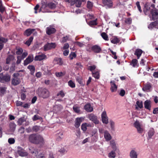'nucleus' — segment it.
<instances>
[{
	"mask_svg": "<svg viewBox=\"0 0 158 158\" xmlns=\"http://www.w3.org/2000/svg\"><path fill=\"white\" fill-rule=\"evenodd\" d=\"M76 81L81 85V86H84V84L83 83L82 81V78L80 77H77L76 78Z\"/></svg>",
	"mask_w": 158,
	"mask_h": 158,
	"instance_id": "c9c22d12",
	"label": "nucleus"
},
{
	"mask_svg": "<svg viewBox=\"0 0 158 158\" xmlns=\"http://www.w3.org/2000/svg\"><path fill=\"white\" fill-rule=\"evenodd\" d=\"M19 74L18 73H15L13 74V77L12 81V84L15 85H16L19 84L20 82V80L19 78L18 77Z\"/></svg>",
	"mask_w": 158,
	"mask_h": 158,
	"instance_id": "39448f33",
	"label": "nucleus"
},
{
	"mask_svg": "<svg viewBox=\"0 0 158 158\" xmlns=\"http://www.w3.org/2000/svg\"><path fill=\"white\" fill-rule=\"evenodd\" d=\"M85 0H68L69 3H71L72 4H75V5L77 7H80L81 6L82 2H85Z\"/></svg>",
	"mask_w": 158,
	"mask_h": 158,
	"instance_id": "0eeeda50",
	"label": "nucleus"
},
{
	"mask_svg": "<svg viewBox=\"0 0 158 158\" xmlns=\"http://www.w3.org/2000/svg\"><path fill=\"white\" fill-rule=\"evenodd\" d=\"M130 156L131 158H137V152L134 150H132L130 152Z\"/></svg>",
	"mask_w": 158,
	"mask_h": 158,
	"instance_id": "5701e85b",
	"label": "nucleus"
},
{
	"mask_svg": "<svg viewBox=\"0 0 158 158\" xmlns=\"http://www.w3.org/2000/svg\"><path fill=\"white\" fill-rule=\"evenodd\" d=\"M92 76L96 79H98L100 77L99 73L98 71H97L95 72H92Z\"/></svg>",
	"mask_w": 158,
	"mask_h": 158,
	"instance_id": "f704fd0d",
	"label": "nucleus"
},
{
	"mask_svg": "<svg viewBox=\"0 0 158 158\" xmlns=\"http://www.w3.org/2000/svg\"><path fill=\"white\" fill-rule=\"evenodd\" d=\"M33 130L35 132L38 131L40 129V127L38 126H35L33 127Z\"/></svg>",
	"mask_w": 158,
	"mask_h": 158,
	"instance_id": "8fccbe9b",
	"label": "nucleus"
},
{
	"mask_svg": "<svg viewBox=\"0 0 158 158\" xmlns=\"http://www.w3.org/2000/svg\"><path fill=\"white\" fill-rule=\"evenodd\" d=\"M17 152L19 156L25 157L27 156L28 153L23 148L20 146L17 147Z\"/></svg>",
	"mask_w": 158,
	"mask_h": 158,
	"instance_id": "20e7f679",
	"label": "nucleus"
},
{
	"mask_svg": "<svg viewBox=\"0 0 158 158\" xmlns=\"http://www.w3.org/2000/svg\"><path fill=\"white\" fill-rule=\"evenodd\" d=\"M110 145L112 149V150L115 151H119V150L117 146V144L114 140H112L110 141Z\"/></svg>",
	"mask_w": 158,
	"mask_h": 158,
	"instance_id": "9d476101",
	"label": "nucleus"
},
{
	"mask_svg": "<svg viewBox=\"0 0 158 158\" xmlns=\"http://www.w3.org/2000/svg\"><path fill=\"white\" fill-rule=\"evenodd\" d=\"M69 47V44L68 43H65L64 44L63 47L61 48V49L62 50H66L68 49Z\"/></svg>",
	"mask_w": 158,
	"mask_h": 158,
	"instance_id": "6e6d98bb",
	"label": "nucleus"
},
{
	"mask_svg": "<svg viewBox=\"0 0 158 158\" xmlns=\"http://www.w3.org/2000/svg\"><path fill=\"white\" fill-rule=\"evenodd\" d=\"M7 41V39H5L3 37H0V43H5Z\"/></svg>",
	"mask_w": 158,
	"mask_h": 158,
	"instance_id": "680f3d73",
	"label": "nucleus"
},
{
	"mask_svg": "<svg viewBox=\"0 0 158 158\" xmlns=\"http://www.w3.org/2000/svg\"><path fill=\"white\" fill-rule=\"evenodd\" d=\"M57 96H60L61 98H63L64 96V94L62 91H60L57 94Z\"/></svg>",
	"mask_w": 158,
	"mask_h": 158,
	"instance_id": "052dcab7",
	"label": "nucleus"
},
{
	"mask_svg": "<svg viewBox=\"0 0 158 158\" xmlns=\"http://www.w3.org/2000/svg\"><path fill=\"white\" fill-rule=\"evenodd\" d=\"M24 121L25 119L24 118H21L19 119L18 121V124L19 125H21Z\"/></svg>",
	"mask_w": 158,
	"mask_h": 158,
	"instance_id": "49530a36",
	"label": "nucleus"
},
{
	"mask_svg": "<svg viewBox=\"0 0 158 158\" xmlns=\"http://www.w3.org/2000/svg\"><path fill=\"white\" fill-rule=\"evenodd\" d=\"M92 50L95 53H99L101 51L100 47L97 45H95L92 46L91 48Z\"/></svg>",
	"mask_w": 158,
	"mask_h": 158,
	"instance_id": "4be33fe9",
	"label": "nucleus"
},
{
	"mask_svg": "<svg viewBox=\"0 0 158 158\" xmlns=\"http://www.w3.org/2000/svg\"><path fill=\"white\" fill-rule=\"evenodd\" d=\"M28 139L30 142L35 144L43 145L44 143L43 138L40 135L32 134L29 136Z\"/></svg>",
	"mask_w": 158,
	"mask_h": 158,
	"instance_id": "f257e3e1",
	"label": "nucleus"
},
{
	"mask_svg": "<svg viewBox=\"0 0 158 158\" xmlns=\"http://www.w3.org/2000/svg\"><path fill=\"white\" fill-rule=\"evenodd\" d=\"M1 77L3 78L4 80H5V81H9L10 80V77L9 75H6L4 76H2V75L1 74H0V81H1L2 80V79H1Z\"/></svg>",
	"mask_w": 158,
	"mask_h": 158,
	"instance_id": "c756f323",
	"label": "nucleus"
},
{
	"mask_svg": "<svg viewBox=\"0 0 158 158\" xmlns=\"http://www.w3.org/2000/svg\"><path fill=\"white\" fill-rule=\"evenodd\" d=\"M68 85L72 88H74L75 87V84L74 82L70 80L68 82Z\"/></svg>",
	"mask_w": 158,
	"mask_h": 158,
	"instance_id": "58836bf2",
	"label": "nucleus"
},
{
	"mask_svg": "<svg viewBox=\"0 0 158 158\" xmlns=\"http://www.w3.org/2000/svg\"><path fill=\"white\" fill-rule=\"evenodd\" d=\"M54 61H56V63L59 65H61L63 64V61L61 58H56L54 60Z\"/></svg>",
	"mask_w": 158,
	"mask_h": 158,
	"instance_id": "e433bc0d",
	"label": "nucleus"
},
{
	"mask_svg": "<svg viewBox=\"0 0 158 158\" xmlns=\"http://www.w3.org/2000/svg\"><path fill=\"white\" fill-rule=\"evenodd\" d=\"M63 133L59 132L56 135V140L57 141H60L62 140L63 138Z\"/></svg>",
	"mask_w": 158,
	"mask_h": 158,
	"instance_id": "7c9ffc66",
	"label": "nucleus"
},
{
	"mask_svg": "<svg viewBox=\"0 0 158 158\" xmlns=\"http://www.w3.org/2000/svg\"><path fill=\"white\" fill-rule=\"evenodd\" d=\"M93 6V3L91 2L88 1L87 2V7L89 10L92 9Z\"/></svg>",
	"mask_w": 158,
	"mask_h": 158,
	"instance_id": "ea45409f",
	"label": "nucleus"
},
{
	"mask_svg": "<svg viewBox=\"0 0 158 158\" xmlns=\"http://www.w3.org/2000/svg\"><path fill=\"white\" fill-rule=\"evenodd\" d=\"M28 69H29L31 72H33V73L35 71V67L33 65H29L28 66Z\"/></svg>",
	"mask_w": 158,
	"mask_h": 158,
	"instance_id": "5fc2aeb1",
	"label": "nucleus"
},
{
	"mask_svg": "<svg viewBox=\"0 0 158 158\" xmlns=\"http://www.w3.org/2000/svg\"><path fill=\"white\" fill-rule=\"evenodd\" d=\"M89 25H94L97 24V22L96 20H92L89 22Z\"/></svg>",
	"mask_w": 158,
	"mask_h": 158,
	"instance_id": "4d7b16f0",
	"label": "nucleus"
},
{
	"mask_svg": "<svg viewBox=\"0 0 158 158\" xmlns=\"http://www.w3.org/2000/svg\"><path fill=\"white\" fill-rule=\"evenodd\" d=\"M155 133L154 130L152 128H150L149 130L148 133V139L149 140L151 139L153 135Z\"/></svg>",
	"mask_w": 158,
	"mask_h": 158,
	"instance_id": "b1692460",
	"label": "nucleus"
},
{
	"mask_svg": "<svg viewBox=\"0 0 158 158\" xmlns=\"http://www.w3.org/2000/svg\"><path fill=\"white\" fill-rule=\"evenodd\" d=\"M102 2L103 4L106 6V8H110L112 6V3L110 0H103Z\"/></svg>",
	"mask_w": 158,
	"mask_h": 158,
	"instance_id": "dca6fc26",
	"label": "nucleus"
},
{
	"mask_svg": "<svg viewBox=\"0 0 158 158\" xmlns=\"http://www.w3.org/2000/svg\"><path fill=\"white\" fill-rule=\"evenodd\" d=\"M104 137L106 141L110 140L112 138L111 135L107 131H106L104 132Z\"/></svg>",
	"mask_w": 158,
	"mask_h": 158,
	"instance_id": "412c9836",
	"label": "nucleus"
},
{
	"mask_svg": "<svg viewBox=\"0 0 158 158\" xmlns=\"http://www.w3.org/2000/svg\"><path fill=\"white\" fill-rule=\"evenodd\" d=\"M96 68V67L95 65H93L92 66H90L88 68V69L90 70L91 71L93 72V71L94 70L95 68Z\"/></svg>",
	"mask_w": 158,
	"mask_h": 158,
	"instance_id": "603ef678",
	"label": "nucleus"
},
{
	"mask_svg": "<svg viewBox=\"0 0 158 158\" xmlns=\"http://www.w3.org/2000/svg\"><path fill=\"white\" fill-rule=\"evenodd\" d=\"M97 132L96 130H94L91 132V137H92V140L93 142L96 141L98 139L97 136L96 135Z\"/></svg>",
	"mask_w": 158,
	"mask_h": 158,
	"instance_id": "aec40b11",
	"label": "nucleus"
},
{
	"mask_svg": "<svg viewBox=\"0 0 158 158\" xmlns=\"http://www.w3.org/2000/svg\"><path fill=\"white\" fill-rule=\"evenodd\" d=\"M134 126L136 128L137 132L139 133H142L143 131V129L141 127L139 122L136 121L134 124Z\"/></svg>",
	"mask_w": 158,
	"mask_h": 158,
	"instance_id": "423d86ee",
	"label": "nucleus"
},
{
	"mask_svg": "<svg viewBox=\"0 0 158 158\" xmlns=\"http://www.w3.org/2000/svg\"><path fill=\"white\" fill-rule=\"evenodd\" d=\"M153 26L154 28H155L158 29V23L157 21H155L153 22Z\"/></svg>",
	"mask_w": 158,
	"mask_h": 158,
	"instance_id": "774afa93",
	"label": "nucleus"
},
{
	"mask_svg": "<svg viewBox=\"0 0 158 158\" xmlns=\"http://www.w3.org/2000/svg\"><path fill=\"white\" fill-rule=\"evenodd\" d=\"M125 23L128 24H130L131 23V19L130 18H127L125 19Z\"/></svg>",
	"mask_w": 158,
	"mask_h": 158,
	"instance_id": "bf43d9fd",
	"label": "nucleus"
},
{
	"mask_svg": "<svg viewBox=\"0 0 158 158\" xmlns=\"http://www.w3.org/2000/svg\"><path fill=\"white\" fill-rule=\"evenodd\" d=\"M102 38L106 40H109L107 34L105 32L102 33L101 34Z\"/></svg>",
	"mask_w": 158,
	"mask_h": 158,
	"instance_id": "79ce46f5",
	"label": "nucleus"
},
{
	"mask_svg": "<svg viewBox=\"0 0 158 158\" xmlns=\"http://www.w3.org/2000/svg\"><path fill=\"white\" fill-rule=\"evenodd\" d=\"M14 59V57L12 55L9 56L6 58V63L8 64L10 63V62Z\"/></svg>",
	"mask_w": 158,
	"mask_h": 158,
	"instance_id": "4c0bfd02",
	"label": "nucleus"
},
{
	"mask_svg": "<svg viewBox=\"0 0 158 158\" xmlns=\"http://www.w3.org/2000/svg\"><path fill=\"white\" fill-rule=\"evenodd\" d=\"M110 51L112 53V55H113V57L115 59H116L117 58V57L116 55V52H113V51L110 50Z\"/></svg>",
	"mask_w": 158,
	"mask_h": 158,
	"instance_id": "e2e57ef3",
	"label": "nucleus"
},
{
	"mask_svg": "<svg viewBox=\"0 0 158 158\" xmlns=\"http://www.w3.org/2000/svg\"><path fill=\"white\" fill-rule=\"evenodd\" d=\"M151 84L149 83H148L144 85L142 89L143 91L148 92L151 90Z\"/></svg>",
	"mask_w": 158,
	"mask_h": 158,
	"instance_id": "2eb2a0df",
	"label": "nucleus"
},
{
	"mask_svg": "<svg viewBox=\"0 0 158 158\" xmlns=\"http://www.w3.org/2000/svg\"><path fill=\"white\" fill-rule=\"evenodd\" d=\"M33 38L31 36L30 37L29 39L26 42L25 44L27 45L28 46H29L33 40Z\"/></svg>",
	"mask_w": 158,
	"mask_h": 158,
	"instance_id": "37998d69",
	"label": "nucleus"
},
{
	"mask_svg": "<svg viewBox=\"0 0 158 158\" xmlns=\"http://www.w3.org/2000/svg\"><path fill=\"white\" fill-rule=\"evenodd\" d=\"M34 31V29H28L26 30L24 32V35L27 36H29Z\"/></svg>",
	"mask_w": 158,
	"mask_h": 158,
	"instance_id": "2f4dec72",
	"label": "nucleus"
},
{
	"mask_svg": "<svg viewBox=\"0 0 158 158\" xmlns=\"http://www.w3.org/2000/svg\"><path fill=\"white\" fill-rule=\"evenodd\" d=\"M56 45L55 43H48L44 45V50L46 51L52 49L56 47Z\"/></svg>",
	"mask_w": 158,
	"mask_h": 158,
	"instance_id": "7ed1b4c3",
	"label": "nucleus"
},
{
	"mask_svg": "<svg viewBox=\"0 0 158 158\" xmlns=\"http://www.w3.org/2000/svg\"><path fill=\"white\" fill-rule=\"evenodd\" d=\"M59 152L60 153L62 154H64L66 152L65 149L64 148H61L59 150Z\"/></svg>",
	"mask_w": 158,
	"mask_h": 158,
	"instance_id": "338daca9",
	"label": "nucleus"
},
{
	"mask_svg": "<svg viewBox=\"0 0 158 158\" xmlns=\"http://www.w3.org/2000/svg\"><path fill=\"white\" fill-rule=\"evenodd\" d=\"M47 56L44 54L42 53H39L35 57L34 60L36 61H41L46 59Z\"/></svg>",
	"mask_w": 158,
	"mask_h": 158,
	"instance_id": "6e6552de",
	"label": "nucleus"
},
{
	"mask_svg": "<svg viewBox=\"0 0 158 158\" xmlns=\"http://www.w3.org/2000/svg\"><path fill=\"white\" fill-rule=\"evenodd\" d=\"M76 56V54L74 52H72L70 55V58L71 60H72Z\"/></svg>",
	"mask_w": 158,
	"mask_h": 158,
	"instance_id": "0e129e2a",
	"label": "nucleus"
},
{
	"mask_svg": "<svg viewBox=\"0 0 158 158\" xmlns=\"http://www.w3.org/2000/svg\"><path fill=\"white\" fill-rule=\"evenodd\" d=\"M151 14L153 20L158 19V10L154 9L151 11Z\"/></svg>",
	"mask_w": 158,
	"mask_h": 158,
	"instance_id": "4468645a",
	"label": "nucleus"
},
{
	"mask_svg": "<svg viewBox=\"0 0 158 158\" xmlns=\"http://www.w3.org/2000/svg\"><path fill=\"white\" fill-rule=\"evenodd\" d=\"M23 52V50L22 48H19L17 50L16 53L17 55L21 54Z\"/></svg>",
	"mask_w": 158,
	"mask_h": 158,
	"instance_id": "13d9d810",
	"label": "nucleus"
},
{
	"mask_svg": "<svg viewBox=\"0 0 158 158\" xmlns=\"http://www.w3.org/2000/svg\"><path fill=\"white\" fill-rule=\"evenodd\" d=\"M73 109L74 111L77 113H79L80 112L79 108L78 106L75 105L73 107Z\"/></svg>",
	"mask_w": 158,
	"mask_h": 158,
	"instance_id": "a19ab883",
	"label": "nucleus"
},
{
	"mask_svg": "<svg viewBox=\"0 0 158 158\" xmlns=\"http://www.w3.org/2000/svg\"><path fill=\"white\" fill-rule=\"evenodd\" d=\"M144 108L149 111L151 110V102L149 100H147L144 102Z\"/></svg>",
	"mask_w": 158,
	"mask_h": 158,
	"instance_id": "f3484780",
	"label": "nucleus"
},
{
	"mask_svg": "<svg viewBox=\"0 0 158 158\" xmlns=\"http://www.w3.org/2000/svg\"><path fill=\"white\" fill-rule=\"evenodd\" d=\"M34 57L32 55L29 56L24 61V64L26 65L32 62L33 60Z\"/></svg>",
	"mask_w": 158,
	"mask_h": 158,
	"instance_id": "ddd939ff",
	"label": "nucleus"
},
{
	"mask_svg": "<svg viewBox=\"0 0 158 158\" xmlns=\"http://www.w3.org/2000/svg\"><path fill=\"white\" fill-rule=\"evenodd\" d=\"M102 121L103 123L107 124L108 123V119L106 111H103L101 115Z\"/></svg>",
	"mask_w": 158,
	"mask_h": 158,
	"instance_id": "9b49d317",
	"label": "nucleus"
},
{
	"mask_svg": "<svg viewBox=\"0 0 158 158\" xmlns=\"http://www.w3.org/2000/svg\"><path fill=\"white\" fill-rule=\"evenodd\" d=\"M48 7L51 9L54 8L56 7L55 4L52 2H50L48 4Z\"/></svg>",
	"mask_w": 158,
	"mask_h": 158,
	"instance_id": "de8ad7c7",
	"label": "nucleus"
},
{
	"mask_svg": "<svg viewBox=\"0 0 158 158\" xmlns=\"http://www.w3.org/2000/svg\"><path fill=\"white\" fill-rule=\"evenodd\" d=\"M8 143L10 144H13L15 142V140L14 138H9L8 140Z\"/></svg>",
	"mask_w": 158,
	"mask_h": 158,
	"instance_id": "c03bdc74",
	"label": "nucleus"
},
{
	"mask_svg": "<svg viewBox=\"0 0 158 158\" xmlns=\"http://www.w3.org/2000/svg\"><path fill=\"white\" fill-rule=\"evenodd\" d=\"M130 64L134 67H138L139 65V64H138V60L135 59H133L132 60Z\"/></svg>",
	"mask_w": 158,
	"mask_h": 158,
	"instance_id": "c85d7f7f",
	"label": "nucleus"
},
{
	"mask_svg": "<svg viewBox=\"0 0 158 158\" xmlns=\"http://www.w3.org/2000/svg\"><path fill=\"white\" fill-rule=\"evenodd\" d=\"M85 109L87 112H90L93 110V108L90 104H87L84 106Z\"/></svg>",
	"mask_w": 158,
	"mask_h": 158,
	"instance_id": "bb28decb",
	"label": "nucleus"
},
{
	"mask_svg": "<svg viewBox=\"0 0 158 158\" xmlns=\"http://www.w3.org/2000/svg\"><path fill=\"white\" fill-rule=\"evenodd\" d=\"M23 59L20 56H17V60L16 61V63L18 64H20L22 60Z\"/></svg>",
	"mask_w": 158,
	"mask_h": 158,
	"instance_id": "69168bd1",
	"label": "nucleus"
},
{
	"mask_svg": "<svg viewBox=\"0 0 158 158\" xmlns=\"http://www.w3.org/2000/svg\"><path fill=\"white\" fill-rule=\"evenodd\" d=\"M88 118L90 120H91L95 124L99 123V121L97 119V117L93 114H90L88 116Z\"/></svg>",
	"mask_w": 158,
	"mask_h": 158,
	"instance_id": "1a4fd4ad",
	"label": "nucleus"
},
{
	"mask_svg": "<svg viewBox=\"0 0 158 158\" xmlns=\"http://www.w3.org/2000/svg\"><path fill=\"white\" fill-rule=\"evenodd\" d=\"M111 85V90L113 92H115L117 89V85L114 83V81H111L110 82Z\"/></svg>",
	"mask_w": 158,
	"mask_h": 158,
	"instance_id": "cd10ccee",
	"label": "nucleus"
},
{
	"mask_svg": "<svg viewBox=\"0 0 158 158\" xmlns=\"http://www.w3.org/2000/svg\"><path fill=\"white\" fill-rule=\"evenodd\" d=\"M120 40L117 37H114L111 40V42L114 44H117L118 43Z\"/></svg>",
	"mask_w": 158,
	"mask_h": 158,
	"instance_id": "473e14b6",
	"label": "nucleus"
},
{
	"mask_svg": "<svg viewBox=\"0 0 158 158\" xmlns=\"http://www.w3.org/2000/svg\"><path fill=\"white\" fill-rule=\"evenodd\" d=\"M37 92V94L40 97L44 98H48L49 96V92L45 88H39Z\"/></svg>",
	"mask_w": 158,
	"mask_h": 158,
	"instance_id": "f03ea898",
	"label": "nucleus"
},
{
	"mask_svg": "<svg viewBox=\"0 0 158 158\" xmlns=\"http://www.w3.org/2000/svg\"><path fill=\"white\" fill-rule=\"evenodd\" d=\"M109 123L110 125L111 130L112 131H114L115 130V123L112 120H110Z\"/></svg>",
	"mask_w": 158,
	"mask_h": 158,
	"instance_id": "72a5a7b5",
	"label": "nucleus"
},
{
	"mask_svg": "<svg viewBox=\"0 0 158 158\" xmlns=\"http://www.w3.org/2000/svg\"><path fill=\"white\" fill-rule=\"evenodd\" d=\"M135 106V110H139L140 109L142 108L143 106L142 101H137L136 102Z\"/></svg>",
	"mask_w": 158,
	"mask_h": 158,
	"instance_id": "a211bd4d",
	"label": "nucleus"
},
{
	"mask_svg": "<svg viewBox=\"0 0 158 158\" xmlns=\"http://www.w3.org/2000/svg\"><path fill=\"white\" fill-rule=\"evenodd\" d=\"M118 151L111 150L108 154V156L109 158H115L116 156V152Z\"/></svg>",
	"mask_w": 158,
	"mask_h": 158,
	"instance_id": "6ab92c4d",
	"label": "nucleus"
},
{
	"mask_svg": "<svg viewBox=\"0 0 158 158\" xmlns=\"http://www.w3.org/2000/svg\"><path fill=\"white\" fill-rule=\"evenodd\" d=\"M41 118L37 115H35L32 118V120L33 121H36L38 119H40Z\"/></svg>",
	"mask_w": 158,
	"mask_h": 158,
	"instance_id": "3c124183",
	"label": "nucleus"
},
{
	"mask_svg": "<svg viewBox=\"0 0 158 158\" xmlns=\"http://www.w3.org/2000/svg\"><path fill=\"white\" fill-rule=\"evenodd\" d=\"M84 118L83 117L77 118H76L74 126L77 128H78L80 125L81 123L84 120Z\"/></svg>",
	"mask_w": 158,
	"mask_h": 158,
	"instance_id": "f8f14e48",
	"label": "nucleus"
},
{
	"mask_svg": "<svg viewBox=\"0 0 158 158\" xmlns=\"http://www.w3.org/2000/svg\"><path fill=\"white\" fill-rule=\"evenodd\" d=\"M143 52V51L142 50L140 49H136L134 54L136 56L137 58L139 59L141 55Z\"/></svg>",
	"mask_w": 158,
	"mask_h": 158,
	"instance_id": "393cba45",
	"label": "nucleus"
},
{
	"mask_svg": "<svg viewBox=\"0 0 158 158\" xmlns=\"http://www.w3.org/2000/svg\"><path fill=\"white\" fill-rule=\"evenodd\" d=\"M6 88L5 87H2L0 88V92L2 94H4L6 91Z\"/></svg>",
	"mask_w": 158,
	"mask_h": 158,
	"instance_id": "09e8293b",
	"label": "nucleus"
},
{
	"mask_svg": "<svg viewBox=\"0 0 158 158\" xmlns=\"http://www.w3.org/2000/svg\"><path fill=\"white\" fill-rule=\"evenodd\" d=\"M55 31L56 30L54 28L48 27L47 28L46 32L49 35L54 33Z\"/></svg>",
	"mask_w": 158,
	"mask_h": 158,
	"instance_id": "a878e982",
	"label": "nucleus"
},
{
	"mask_svg": "<svg viewBox=\"0 0 158 158\" xmlns=\"http://www.w3.org/2000/svg\"><path fill=\"white\" fill-rule=\"evenodd\" d=\"M87 124L86 123H83L81 126V129L84 131L85 132L87 130Z\"/></svg>",
	"mask_w": 158,
	"mask_h": 158,
	"instance_id": "a18cd8bd",
	"label": "nucleus"
},
{
	"mask_svg": "<svg viewBox=\"0 0 158 158\" xmlns=\"http://www.w3.org/2000/svg\"><path fill=\"white\" fill-rule=\"evenodd\" d=\"M65 74V73L62 72H57L56 73V76L57 77H60L64 76Z\"/></svg>",
	"mask_w": 158,
	"mask_h": 158,
	"instance_id": "864d4df0",
	"label": "nucleus"
}]
</instances>
